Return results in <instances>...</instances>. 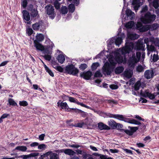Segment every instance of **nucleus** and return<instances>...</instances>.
<instances>
[{"label": "nucleus", "instance_id": "obj_4", "mask_svg": "<svg viewBox=\"0 0 159 159\" xmlns=\"http://www.w3.org/2000/svg\"><path fill=\"white\" fill-rule=\"evenodd\" d=\"M45 43L47 45L45 46V48L44 47V50L42 52L45 55L51 54L52 48L54 46V44L49 39L46 40Z\"/></svg>", "mask_w": 159, "mask_h": 159}, {"label": "nucleus", "instance_id": "obj_11", "mask_svg": "<svg viewBox=\"0 0 159 159\" xmlns=\"http://www.w3.org/2000/svg\"><path fill=\"white\" fill-rule=\"evenodd\" d=\"M23 18L25 22L27 24H30V16L29 12L26 10H23L22 12Z\"/></svg>", "mask_w": 159, "mask_h": 159}, {"label": "nucleus", "instance_id": "obj_38", "mask_svg": "<svg viewBox=\"0 0 159 159\" xmlns=\"http://www.w3.org/2000/svg\"><path fill=\"white\" fill-rule=\"evenodd\" d=\"M129 128L130 129V130L132 133V135L133 134V133L135 132L139 128L137 127H130L129 126Z\"/></svg>", "mask_w": 159, "mask_h": 159}, {"label": "nucleus", "instance_id": "obj_21", "mask_svg": "<svg viewBox=\"0 0 159 159\" xmlns=\"http://www.w3.org/2000/svg\"><path fill=\"white\" fill-rule=\"evenodd\" d=\"M27 148L26 146H18L13 150V151L17 150L20 151L25 152L26 151Z\"/></svg>", "mask_w": 159, "mask_h": 159}, {"label": "nucleus", "instance_id": "obj_22", "mask_svg": "<svg viewBox=\"0 0 159 159\" xmlns=\"http://www.w3.org/2000/svg\"><path fill=\"white\" fill-rule=\"evenodd\" d=\"M150 30L153 31L157 30L159 27V25L157 23H154L151 25H148Z\"/></svg>", "mask_w": 159, "mask_h": 159}, {"label": "nucleus", "instance_id": "obj_63", "mask_svg": "<svg viewBox=\"0 0 159 159\" xmlns=\"http://www.w3.org/2000/svg\"><path fill=\"white\" fill-rule=\"evenodd\" d=\"M82 155L84 159H86L88 157V154L85 152H83Z\"/></svg>", "mask_w": 159, "mask_h": 159}, {"label": "nucleus", "instance_id": "obj_57", "mask_svg": "<svg viewBox=\"0 0 159 159\" xmlns=\"http://www.w3.org/2000/svg\"><path fill=\"white\" fill-rule=\"evenodd\" d=\"M46 147V145L45 144H42L39 145L38 146V148L39 149H43L45 148Z\"/></svg>", "mask_w": 159, "mask_h": 159}, {"label": "nucleus", "instance_id": "obj_37", "mask_svg": "<svg viewBox=\"0 0 159 159\" xmlns=\"http://www.w3.org/2000/svg\"><path fill=\"white\" fill-rule=\"evenodd\" d=\"M148 7L147 5H145L143 7L142 9L140 12L142 14H143V13L147 12L148 11Z\"/></svg>", "mask_w": 159, "mask_h": 159}, {"label": "nucleus", "instance_id": "obj_28", "mask_svg": "<svg viewBox=\"0 0 159 159\" xmlns=\"http://www.w3.org/2000/svg\"><path fill=\"white\" fill-rule=\"evenodd\" d=\"M149 30L148 25L145 26H143L141 28L139 29V30L141 32H143L147 31Z\"/></svg>", "mask_w": 159, "mask_h": 159}, {"label": "nucleus", "instance_id": "obj_12", "mask_svg": "<svg viewBox=\"0 0 159 159\" xmlns=\"http://www.w3.org/2000/svg\"><path fill=\"white\" fill-rule=\"evenodd\" d=\"M114 118L130 124L132 121V119L126 117L125 116L120 114H115Z\"/></svg>", "mask_w": 159, "mask_h": 159}, {"label": "nucleus", "instance_id": "obj_39", "mask_svg": "<svg viewBox=\"0 0 159 159\" xmlns=\"http://www.w3.org/2000/svg\"><path fill=\"white\" fill-rule=\"evenodd\" d=\"M115 43V37H112L108 41V45H112V44Z\"/></svg>", "mask_w": 159, "mask_h": 159}, {"label": "nucleus", "instance_id": "obj_35", "mask_svg": "<svg viewBox=\"0 0 159 159\" xmlns=\"http://www.w3.org/2000/svg\"><path fill=\"white\" fill-rule=\"evenodd\" d=\"M8 102L10 105H12L13 106H17V104L13 99L9 98L8 99Z\"/></svg>", "mask_w": 159, "mask_h": 159}, {"label": "nucleus", "instance_id": "obj_47", "mask_svg": "<svg viewBox=\"0 0 159 159\" xmlns=\"http://www.w3.org/2000/svg\"><path fill=\"white\" fill-rule=\"evenodd\" d=\"M69 100L70 102L75 103L76 104H77L78 102V100L77 99L71 97H70Z\"/></svg>", "mask_w": 159, "mask_h": 159}, {"label": "nucleus", "instance_id": "obj_56", "mask_svg": "<svg viewBox=\"0 0 159 159\" xmlns=\"http://www.w3.org/2000/svg\"><path fill=\"white\" fill-rule=\"evenodd\" d=\"M143 26L142 24L140 22H138L136 24V28L139 30Z\"/></svg>", "mask_w": 159, "mask_h": 159}, {"label": "nucleus", "instance_id": "obj_19", "mask_svg": "<svg viewBox=\"0 0 159 159\" xmlns=\"http://www.w3.org/2000/svg\"><path fill=\"white\" fill-rule=\"evenodd\" d=\"M98 127L101 130H109L110 128L108 126L102 122H99L98 124Z\"/></svg>", "mask_w": 159, "mask_h": 159}, {"label": "nucleus", "instance_id": "obj_9", "mask_svg": "<svg viewBox=\"0 0 159 159\" xmlns=\"http://www.w3.org/2000/svg\"><path fill=\"white\" fill-rule=\"evenodd\" d=\"M130 124L139 125V126L137 127L139 128V129H140L142 131H144L146 128V126L143 123H141L133 119H132Z\"/></svg>", "mask_w": 159, "mask_h": 159}, {"label": "nucleus", "instance_id": "obj_59", "mask_svg": "<svg viewBox=\"0 0 159 159\" xmlns=\"http://www.w3.org/2000/svg\"><path fill=\"white\" fill-rule=\"evenodd\" d=\"M27 4V1L24 0L21 2V5L24 8H25Z\"/></svg>", "mask_w": 159, "mask_h": 159}, {"label": "nucleus", "instance_id": "obj_58", "mask_svg": "<svg viewBox=\"0 0 159 159\" xmlns=\"http://www.w3.org/2000/svg\"><path fill=\"white\" fill-rule=\"evenodd\" d=\"M55 69L60 72H62L63 71V68L60 66H58Z\"/></svg>", "mask_w": 159, "mask_h": 159}, {"label": "nucleus", "instance_id": "obj_31", "mask_svg": "<svg viewBox=\"0 0 159 159\" xmlns=\"http://www.w3.org/2000/svg\"><path fill=\"white\" fill-rule=\"evenodd\" d=\"M68 8L69 12L72 13H73L75 10V5L72 4H70L68 7Z\"/></svg>", "mask_w": 159, "mask_h": 159}, {"label": "nucleus", "instance_id": "obj_44", "mask_svg": "<svg viewBox=\"0 0 159 159\" xmlns=\"http://www.w3.org/2000/svg\"><path fill=\"white\" fill-rule=\"evenodd\" d=\"M87 67V65L85 64H81L79 66V68L80 70H84Z\"/></svg>", "mask_w": 159, "mask_h": 159}, {"label": "nucleus", "instance_id": "obj_13", "mask_svg": "<svg viewBox=\"0 0 159 159\" xmlns=\"http://www.w3.org/2000/svg\"><path fill=\"white\" fill-rule=\"evenodd\" d=\"M57 106L60 107L61 109L65 110L67 111H71L70 108H69L66 102H63L61 100H59L57 103Z\"/></svg>", "mask_w": 159, "mask_h": 159}, {"label": "nucleus", "instance_id": "obj_27", "mask_svg": "<svg viewBox=\"0 0 159 159\" xmlns=\"http://www.w3.org/2000/svg\"><path fill=\"white\" fill-rule=\"evenodd\" d=\"M65 153L69 155L73 156L76 153L71 149H65Z\"/></svg>", "mask_w": 159, "mask_h": 159}, {"label": "nucleus", "instance_id": "obj_42", "mask_svg": "<svg viewBox=\"0 0 159 159\" xmlns=\"http://www.w3.org/2000/svg\"><path fill=\"white\" fill-rule=\"evenodd\" d=\"M58 1H55L54 2V6L57 9H59L60 6V3L58 2Z\"/></svg>", "mask_w": 159, "mask_h": 159}, {"label": "nucleus", "instance_id": "obj_34", "mask_svg": "<svg viewBox=\"0 0 159 159\" xmlns=\"http://www.w3.org/2000/svg\"><path fill=\"white\" fill-rule=\"evenodd\" d=\"M68 9L66 6H62L61 10V13L62 14H66L68 12Z\"/></svg>", "mask_w": 159, "mask_h": 159}, {"label": "nucleus", "instance_id": "obj_5", "mask_svg": "<svg viewBox=\"0 0 159 159\" xmlns=\"http://www.w3.org/2000/svg\"><path fill=\"white\" fill-rule=\"evenodd\" d=\"M66 72L70 75H75L79 72V70L76 68L73 64L67 66L65 67Z\"/></svg>", "mask_w": 159, "mask_h": 159}, {"label": "nucleus", "instance_id": "obj_25", "mask_svg": "<svg viewBox=\"0 0 159 159\" xmlns=\"http://www.w3.org/2000/svg\"><path fill=\"white\" fill-rule=\"evenodd\" d=\"M57 59L58 61L61 64H62L65 60L64 55L62 54L59 55L58 56Z\"/></svg>", "mask_w": 159, "mask_h": 159}, {"label": "nucleus", "instance_id": "obj_20", "mask_svg": "<svg viewBox=\"0 0 159 159\" xmlns=\"http://www.w3.org/2000/svg\"><path fill=\"white\" fill-rule=\"evenodd\" d=\"M126 14L128 17L130 19L133 20L135 16V14L131 10L127 9L126 11Z\"/></svg>", "mask_w": 159, "mask_h": 159}, {"label": "nucleus", "instance_id": "obj_52", "mask_svg": "<svg viewBox=\"0 0 159 159\" xmlns=\"http://www.w3.org/2000/svg\"><path fill=\"white\" fill-rule=\"evenodd\" d=\"M102 75L99 71H97L94 74V77H101L102 76Z\"/></svg>", "mask_w": 159, "mask_h": 159}, {"label": "nucleus", "instance_id": "obj_50", "mask_svg": "<svg viewBox=\"0 0 159 159\" xmlns=\"http://www.w3.org/2000/svg\"><path fill=\"white\" fill-rule=\"evenodd\" d=\"M57 154L55 153H52L50 155V159H57Z\"/></svg>", "mask_w": 159, "mask_h": 159}, {"label": "nucleus", "instance_id": "obj_1", "mask_svg": "<svg viewBox=\"0 0 159 159\" xmlns=\"http://www.w3.org/2000/svg\"><path fill=\"white\" fill-rule=\"evenodd\" d=\"M134 46V43L132 42H129L127 41L125 43V45L123 47L121 52L123 56L120 54L117 53L115 56L116 61L119 63H125L126 59L125 55L129 53L132 50Z\"/></svg>", "mask_w": 159, "mask_h": 159}, {"label": "nucleus", "instance_id": "obj_41", "mask_svg": "<svg viewBox=\"0 0 159 159\" xmlns=\"http://www.w3.org/2000/svg\"><path fill=\"white\" fill-rule=\"evenodd\" d=\"M19 104L20 106L23 107L26 106L28 104L27 102L25 101H20Z\"/></svg>", "mask_w": 159, "mask_h": 159}, {"label": "nucleus", "instance_id": "obj_18", "mask_svg": "<svg viewBox=\"0 0 159 159\" xmlns=\"http://www.w3.org/2000/svg\"><path fill=\"white\" fill-rule=\"evenodd\" d=\"M154 72L152 70H147L144 73V76L145 78L149 79L153 77Z\"/></svg>", "mask_w": 159, "mask_h": 159}, {"label": "nucleus", "instance_id": "obj_16", "mask_svg": "<svg viewBox=\"0 0 159 159\" xmlns=\"http://www.w3.org/2000/svg\"><path fill=\"white\" fill-rule=\"evenodd\" d=\"M92 75V72L90 71H88L86 72H83L80 75V76L85 79L89 80L90 79Z\"/></svg>", "mask_w": 159, "mask_h": 159}, {"label": "nucleus", "instance_id": "obj_6", "mask_svg": "<svg viewBox=\"0 0 159 159\" xmlns=\"http://www.w3.org/2000/svg\"><path fill=\"white\" fill-rule=\"evenodd\" d=\"M103 73L105 75H111L112 68L109 63L108 62H106L102 68Z\"/></svg>", "mask_w": 159, "mask_h": 159}, {"label": "nucleus", "instance_id": "obj_8", "mask_svg": "<svg viewBox=\"0 0 159 159\" xmlns=\"http://www.w3.org/2000/svg\"><path fill=\"white\" fill-rule=\"evenodd\" d=\"M28 10L31 11L30 15L32 18L39 16L38 11L36 9L34 8V6L32 4H30L28 7Z\"/></svg>", "mask_w": 159, "mask_h": 159}, {"label": "nucleus", "instance_id": "obj_53", "mask_svg": "<svg viewBox=\"0 0 159 159\" xmlns=\"http://www.w3.org/2000/svg\"><path fill=\"white\" fill-rule=\"evenodd\" d=\"M33 30L31 28H28L26 30V33L29 36L33 34Z\"/></svg>", "mask_w": 159, "mask_h": 159}, {"label": "nucleus", "instance_id": "obj_54", "mask_svg": "<svg viewBox=\"0 0 159 159\" xmlns=\"http://www.w3.org/2000/svg\"><path fill=\"white\" fill-rule=\"evenodd\" d=\"M109 61L110 63L113 65H115L116 63L115 62V59L114 58H109Z\"/></svg>", "mask_w": 159, "mask_h": 159}, {"label": "nucleus", "instance_id": "obj_14", "mask_svg": "<svg viewBox=\"0 0 159 159\" xmlns=\"http://www.w3.org/2000/svg\"><path fill=\"white\" fill-rule=\"evenodd\" d=\"M125 37L124 34H121L120 36H118V37H115V44L119 47L120 45L122 42V40Z\"/></svg>", "mask_w": 159, "mask_h": 159}, {"label": "nucleus", "instance_id": "obj_62", "mask_svg": "<svg viewBox=\"0 0 159 159\" xmlns=\"http://www.w3.org/2000/svg\"><path fill=\"white\" fill-rule=\"evenodd\" d=\"M110 87L112 89H118V86L116 85L113 84L110 85Z\"/></svg>", "mask_w": 159, "mask_h": 159}, {"label": "nucleus", "instance_id": "obj_36", "mask_svg": "<svg viewBox=\"0 0 159 159\" xmlns=\"http://www.w3.org/2000/svg\"><path fill=\"white\" fill-rule=\"evenodd\" d=\"M152 3L153 7L155 9L157 8L159 6L158 2L157 0H154Z\"/></svg>", "mask_w": 159, "mask_h": 159}, {"label": "nucleus", "instance_id": "obj_2", "mask_svg": "<svg viewBox=\"0 0 159 159\" xmlns=\"http://www.w3.org/2000/svg\"><path fill=\"white\" fill-rule=\"evenodd\" d=\"M156 17V15L152 14L149 11H148L144 15L141 14L140 19L143 24H150L155 20Z\"/></svg>", "mask_w": 159, "mask_h": 159}, {"label": "nucleus", "instance_id": "obj_33", "mask_svg": "<svg viewBox=\"0 0 159 159\" xmlns=\"http://www.w3.org/2000/svg\"><path fill=\"white\" fill-rule=\"evenodd\" d=\"M124 75L125 77L129 79L130 78L132 77V74L129 70H125L124 73Z\"/></svg>", "mask_w": 159, "mask_h": 159}, {"label": "nucleus", "instance_id": "obj_46", "mask_svg": "<svg viewBox=\"0 0 159 159\" xmlns=\"http://www.w3.org/2000/svg\"><path fill=\"white\" fill-rule=\"evenodd\" d=\"M159 60V57L158 55L157 54H154L153 56L152 61L153 62L157 61Z\"/></svg>", "mask_w": 159, "mask_h": 159}, {"label": "nucleus", "instance_id": "obj_32", "mask_svg": "<svg viewBox=\"0 0 159 159\" xmlns=\"http://www.w3.org/2000/svg\"><path fill=\"white\" fill-rule=\"evenodd\" d=\"M134 21H131L126 23L125 27L128 29L131 28L134 25Z\"/></svg>", "mask_w": 159, "mask_h": 159}, {"label": "nucleus", "instance_id": "obj_64", "mask_svg": "<svg viewBox=\"0 0 159 159\" xmlns=\"http://www.w3.org/2000/svg\"><path fill=\"white\" fill-rule=\"evenodd\" d=\"M45 136V134H42L39 136V139L40 141H42L44 140Z\"/></svg>", "mask_w": 159, "mask_h": 159}, {"label": "nucleus", "instance_id": "obj_30", "mask_svg": "<svg viewBox=\"0 0 159 159\" xmlns=\"http://www.w3.org/2000/svg\"><path fill=\"white\" fill-rule=\"evenodd\" d=\"M141 84L140 81H138L134 85V90L136 91L139 90L140 87L141 86Z\"/></svg>", "mask_w": 159, "mask_h": 159}, {"label": "nucleus", "instance_id": "obj_10", "mask_svg": "<svg viewBox=\"0 0 159 159\" xmlns=\"http://www.w3.org/2000/svg\"><path fill=\"white\" fill-rule=\"evenodd\" d=\"M140 94L141 96L146 98H148L150 99H153L155 98L154 95L149 92L148 90H145L144 92H143L141 90Z\"/></svg>", "mask_w": 159, "mask_h": 159}, {"label": "nucleus", "instance_id": "obj_49", "mask_svg": "<svg viewBox=\"0 0 159 159\" xmlns=\"http://www.w3.org/2000/svg\"><path fill=\"white\" fill-rule=\"evenodd\" d=\"M105 115L106 117L114 118L115 114H113L109 113H105Z\"/></svg>", "mask_w": 159, "mask_h": 159}, {"label": "nucleus", "instance_id": "obj_24", "mask_svg": "<svg viewBox=\"0 0 159 159\" xmlns=\"http://www.w3.org/2000/svg\"><path fill=\"white\" fill-rule=\"evenodd\" d=\"M128 38L131 40H134L139 37V35L135 33L131 34L128 36Z\"/></svg>", "mask_w": 159, "mask_h": 159}, {"label": "nucleus", "instance_id": "obj_15", "mask_svg": "<svg viewBox=\"0 0 159 159\" xmlns=\"http://www.w3.org/2000/svg\"><path fill=\"white\" fill-rule=\"evenodd\" d=\"M43 25V22L42 21H39L38 22L33 24L32 26L34 30H41Z\"/></svg>", "mask_w": 159, "mask_h": 159}, {"label": "nucleus", "instance_id": "obj_55", "mask_svg": "<svg viewBox=\"0 0 159 159\" xmlns=\"http://www.w3.org/2000/svg\"><path fill=\"white\" fill-rule=\"evenodd\" d=\"M19 157L20 158L23 159H28V158L30 157V156L29 154L26 155H22L19 156Z\"/></svg>", "mask_w": 159, "mask_h": 159}, {"label": "nucleus", "instance_id": "obj_3", "mask_svg": "<svg viewBox=\"0 0 159 159\" xmlns=\"http://www.w3.org/2000/svg\"><path fill=\"white\" fill-rule=\"evenodd\" d=\"M141 55L139 52L136 53V56L134 52H132V56L129 58L128 61L129 66L130 67H134L135 64L140 60Z\"/></svg>", "mask_w": 159, "mask_h": 159}, {"label": "nucleus", "instance_id": "obj_45", "mask_svg": "<svg viewBox=\"0 0 159 159\" xmlns=\"http://www.w3.org/2000/svg\"><path fill=\"white\" fill-rule=\"evenodd\" d=\"M143 67L141 65H138L137 67L136 70L139 72H141L144 70Z\"/></svg>", "mask_w": 159, "mask_h": 159}, {"label": "nucleus", "instance_id": "obj_51", "mask_svg": "<svg viewBox=\"0 0 159 159\" xmlns=\"http://www.w3.org/2000/svg\"><path fill=\"white\" fill-rule=\"evenodd\" d=\"M43 57L45 60L48 61H50L52 58L50 54L45 55L43 56Z\"/></svg>", "mask_w": 159, "mask_h": 159}, {"label": "nucleus", "instance_id": "obj_60", "mask_svg": "<svg viewBox=\"0 0 159 159\" xmlns=\"http://www.w3.org/2000/svg\"><path fill=\"white\" fill-rule=\"evenodd\" d=\"M123 125L120 123H116V126L115 129L118 128H123Z\"/></svg>", "mask_w": 159, "mask_h": 159}, {"label": "nucleus", "instance_id": "obj_23", "mask_svg": "<svg viewBox=\"0 0 159 159\" xmlns=\"http://www.w3.org/2000/svg\"><path fill=\"white\" fill-rule=\"evenodd\" d=\"M44 39V37L43 34H38L36 36V39L34 41H36L37 42L42 41Z\"/></svg>", "mask_w": 159, "mask_h": 159}, {"label": "nucleus", "instance_id": "obj_7", "mask_svg": "<svg viewBox=\"0 0 159 159\" xmlns=\"http://www.w3.org/2000/svg\"><path fill=\"white\" fill-rule=\"evenodd\" d=\"M45 8L47 14L51 19H53L55 17L53 7L51 5H49L47 6Z\"/></svg>", "mask_w": 159, "mask_h": 159}, {"label": "nucleus", "instance_id": "obj_26", "mask_svg": "<svg viewBox=\"0 0 159 159\" xmlns=\"http://www.w3.org/2000/svg\"><path fill=\"white\" fill-rule=\"evenodd\" d=\"M124 70L123 67L119 66L117 67L115 70V73L116 74L121 73Z\"/></svg>", "mask_w": 159, "mask_h": 159}, {"label": "nucleus", "instance_id": "obj_17", "mask_svg": "<svg viewBox=\"0 0 159 159\" xmlns=\"http://www.w3.org/2000/svg\"><path fill=\"white\" fill-rule=\"evenodd\" d=\"M34 45L37 51H42L44 50V47L39 42H37L36 41H34Z\"/></svg>", "mask_w": 159, "mask_h": 159}, {"label": "nucleus", "instance_id": "obj_40", "mask_svg": "<svg viewBox=\"0 0 159 159\" xmlns=\"http://www.w3.org/2000/svg\"><path fill=\"white\" fill-rule=\"evenodd\" d=\"M99 64L98 62H95L93 63L92 66H91V68L92 70H95L97 68V67L99 66Z\"/></svg>", "mask_w": 159, "mask_h": 159}, {"label": "nucleus", "instance_id": "obj_48", "mask_svg": "<svg viewBox=\"0 0 159 159\" xmlns=\"http://www.w3.org/2000/svg\"><path fill=\"white\" fill-rule=\"evenodd\" d=\"M71 111L74 112L76 113H80V111H81V110H80L76 108H70Z\"/></svg>", "mask_w": 159, "mask_h": 159}, {"label": "nucleus", "instance_id": "obj_43", "mask_svg": "<svg viewBox=\"0 0 159 159\" xmlns=\"http://www.w3.org/2000/svg\"><path fill=\"white\" fill-rule=\"evenodd\" d=\"M84 122L83 123H79L77 124H75V125H71L72 126H75L76 127H79L80 128H82L83 126L84 125Z\"/></svg>", "mask_w": 159, "mask_h": 159}, {"label": "nucleus", "instance_id": "obj_29", "mask_svg": "<svg viewBox=\"0 0 159 159\" xmlns=\"http://www.w3.org/2000/svg\"><path fill=\"white\" fill-rule=\"evenodd\" d=\"M116 122L114 120L111 119L108 121V125L113 129H115Z\"/></svg>", "mask_w": 159, "mask_h": 159}, {"label": "nucleus", "instance_id": "obj_61", "mask_svg": "<svg viewBox=\"0 0 159 159\" xmlns=\"http://www.w3.org/2000/svg\"><path fill=\"white\" fill-rule=\"evenodd\" d=\"M62 98L64 100H69L70 96H66L64 94H63L61 96Z\"/></svg>", "mask_w": 159, "mask_h": 159}]
</instances>
